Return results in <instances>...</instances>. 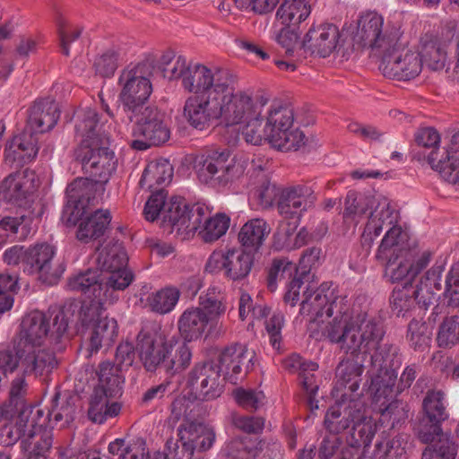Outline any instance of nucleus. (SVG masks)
Segmentation results:
<instances>
[{"instance_id":"1","label":"nucleus","mask_w":459,"mask_h":459,"mask_svg":"<svg viewBox=\"0 0 459 459\" xmlns=\"http://www.w3.org/2000/svg\"><path fill=\"white\" fill-rule=\"evenodd\" d=\"M308 285L304 291L299 313L316 321L325 315L321 336H313L319 340H327L337 344L346 354L362 358L370 355V368L375 369H394L402 364L399 349L393 344H380L385 335L383 325L376 318L366 313L353 316L346 297H335L330 301L333 291L322 284L314 290Z\"/></svg>"},{"instance_id":"2","label":"nucleus","mask_w":459,"mask_h":459,"mask_svg":"<svg viewBox=\"0 0 459 459\" xmlns=\"http://www.w3.org/2000/svg\"><path fill=\"white\" fill-rule=\"evenodd\" d=\"M87 141L80 143L74 151L75 159L80 161L83 172L89 178H76L66 187V196L74 204L66 208V212L70 213L69 221H74L82 213L85 200L90 201L99 184L104 185L109 180L117 167L115 154L104 146V142L90 144Z\"/></svg>"},{"instance_id":"3","label":"nucleus","mask_w":459,"mask_h":459,"mask_svg":"<svg viewBox=\"0 0 459 459\" xmlns=\"http://www.w3.org/2000/svg\"><path fill=\"white\" fill-rule=\"evenodd\" d=\"M37 187L35 172L30 169L11 174L4 178L1 185L4 199L28 210V213L1 218L0 236L23 238L30 233L33 219L43 214V204L35 196Z\"/></svg>"},{"instance_id":"4","label":"nucleus","mask_w":459,"mask_h":459,"mask_svg":"<svg viewBox=\"0 0 459 459\" xmlns=\"http://www.w3.org/2000/svg\"><path fill=\"white\" fill-rule=\"evenodd\" d=\"M226 309L221 289L210 286L205 295L199 297L197 307H190L180 315L178 320L180 336L187 342L221 336L226 331L221 321Z\"/></svg>"},{"instance_id":"5","label":"nucleus","mask_w":459,"mask_h":459,"mask_svg":"<svg viewBox=\"0 0 459 459\" xmlns=\"http://www.w3.org/2000/svg\"><path fill=\"white\" fill-rule=\"evenodd\" d=\"M177 343L175 338L167 336L156 327H143L136 336L135 351L148 372L159 368L170 375L185 370L191 363L192 352L186 342L180 344L174 355L172 351Z\"/></svg>"},{"instance_id":"6","label":"nucleus","mask_w":459,"mask_h":459,"mask_svg":"<svg viewBox=\"0 0 459 459\" xmlns=\"http://www.w3.org/2000/svg\"><path fill=\"white\" fill-rule=\"evenodd\" d=\"M401 233L402 229L397 224L390 227L381 240L376 258L385 263V277L389 281H405V284L411 285L418 274L430 263L431 254L429 251L402 248L398 244Z\"/></svg>"},{"instance_id":"7","label":"nucleus","mask_w":459,"mask_h":459,"mask_svg":"<svg viewBox=\"0 0 459 459\" xmlns=\"http://www.w3.org/2000/svg\"><path fill=\"white\" fill-rule=\"evenodd\" d=\"M215 95L192 126L203 130L216 121L226 126L242 125L247 119H250L251 116L256 117L262 113L261 108L255 104L249 93L243 91H235L232 77Z\"/></svg>"},{"instance_id":"8","label":"nucleus","mask_w":459,"mask_h":459,"mask_svg":"<svg viewBox=\"0 0 459 459\" xmlns=\"http://www.w3.org/2000/svg\"><path fill=\"white\" fill-rule=\"evenodd\" d=\"M230 78L227 71L218 67L212 68L199 63L190 65L182 86L185 91L195 94L186 99L184 106V115L190 125Z\"/></svg>"},{"instance_id":"9","label":"nucleus","mask_w":459,"mask_h":459,"mask_svg":"<svg viewBox=\"0 0 459 459\" xmlns=\"http://www.w3.org/2000/svg\"><path fill=\"white\" fill-rule=\"evenodd\" d=\"M369 212L368 221L365 226L362 238L370 245L378 237L384 227L388 229L397 224L394 211L390 208L386 198L377 200L374 196L366 195L351 190L344 200L343 219L358 224Z\"/></svg>"},{"instance_id":"10","label":"nucleus","mask_w":459,"mask_h":459,"mask_svg":"<svg viewBox=\"0 0 459 459\" xmlns=\"http://www.w3.org/2000/svg\"><path fill=\"white\" fill-rule=\"evenodd\" d=\"M316 201L314 190L306 185H297L282 190L278 201V212L287 224H281L274 234V247L277 249H293L295 230L304 212L312 208Z\"/></svg>"},{"instance_id":"11","label":"nucleus","mask_w":459,"mask_h":459,"mask_svg":"<svg viewBox=\"0 0 459 459\" xmlns=\"http://www.w3.org/2000/svg\"><path fill=\"white\" fill-rule=\"evenodd\" d=\"M71 313V307H52L48 315L38 310L29 313L22 319L17 346L41 347L46 340L59 342L67 331Z\"/></svg>"},{"instance_id":"12","label":"nucleus","mask_w":459,"mask_h":459,"mask_svg":"<svg viewBox=\"0 0 459 459\" xmlns=\"http://www.w3.org/2000/svg\"><path fill=\"white\" fill-rule=\"evenodd\" d=\"M422 407L433 428V433L421 435L422 441L433 442L435 436L439 438L424 449L421 459H455L457 447L450 437L443 435L441 428V423L449 416L446 411L445 394L440 390L429 391L423 399Z\"/></svg>"},{"instance_id":"13","label":"nucleus","mask_w":459,"mask_h":459,"mask_svg":"<svg viewBox=\"0 0 459 459\" xmlns=\"http://www.w3.org/2000/svg\"><path fill=\"white\" fill-rule=\"evenodd\" d=\"M100 298H93L83 302L79 311V320L82 325L91 329L88 337V357L97 353L103 345H111L118 333L117 322L105 315L107 309L105 301Z\"/></svg>"},{"instance_id":"14","label":"nucleus","mask_w":459,"mask_h":459,"mask_svg":"<svg viewBox=\"0 0 459 459\" xmlns=\"http://www.w3.org/2000/svg\"><path fill=\"white\" fill-rule=\"evenodd\" d=\"M49 416L44 414V410L39 406H28L23 408L15 421V424L7 423L8 411L0 420V436L4 446H11L21 441V447L23 451L30 450L36 440L39 439V432L49 421Z\"/></svg>"},{"instance_id":"15","label":"nucleus","mask_w":459,"mask_h":459,"mask_svg":"<svg viewBox=\"0 0 459 459\" xmlns=\"http://www.w3.org/2000/svg\"><path fill=\"white\" fill-rule=\"evenodd\" d=\"M117 84L119 100L128 118L133 121V117L147 106L152 92L146 65L138 63L126 66L121 71Z\"/></svg>"},{"instance_id":"16","label":"nucleus","mask_w":459,"mask_h":459,"mask_svg":"<svg viewBox=\"0 0 459 459\" xmlns=\"http://www.w3.org/2000/svg\"><path fill=\"white\" fill-rule=\"evenodd\" d=\"M228 149L206 150L198 160V178L204 183L225 186L244 175L247 161L230 158Z\"/></svg>"},{"instance_id":"17","label":"nucleus","mask_w":459,"mask_h":459,"mask_svg":"<svg viewBox=\"0 0 459 459\" xmlns=\"http://www.w3.org/2000/svg\"><path fill=\"white\" fill-rule=\"evenodd\" d=\"M135 124L133 128L132 148L145 151L152 146H159L169 141L170 128L165 113L157 107L146 106L133 117Z\"/></svg>"},{"instance_id":"18","label":"nucleus","mask_w":459,"mask_h":459,"mask_svg":"<svg viewBox=\"0 0 459 459\" xmlns=\"http://www.w3.org/2000/svg\"><path fill=\"white\" fill-rule=\"evenodd\" d=\"M383 26L384 18L377 12L361 13L353 36L354 44L363 48L377 50L382 55L394 48L401 38L400 30L393 28L384 30Z\"/></svg>"},{"instance_id":"19","label":"nucleus","mask_w":459,"mask_h":459,"mask_svg":"<svg viewBox=\"0 0 459 459\" xmlns=\"http://www.w3.org/2000/svg\"><path fill=\"white\" fill-rule=\"evenodd\" d=\"M209 214L211 210L205 204L188 205L183 197L172 196L165 206L163 223L171 228V232L186 238L196 232L203 219Z\"/></svg>"},{"instance_id":"20","label":"nucleus","mask_w":459,"mask_h":459,"mask_svg":"<svg viewBox=\"0 0 459 459\" xmlns=\"http://www.w3.org/2000/svg\"><path fill=\"white\" fill-rule=\"evenodd\" d=\"M56 255L54 246L47 243H38L27 247L24 273L37 274L39 278L48 285L58 282L65 271L63 262L53 264Z\"/></svg>"},{"instance_id":"21","label":"nucleus","mask_w":459,"mask_h":459,"mask_svg":"<svg viewBox=\"0 0 459 459\" xmlns=\"http://www.w3.org/2000/svg\"><path fill=\"white\" fill-rule=\"evenodd\" d=\"M12 363L14 371L43 378L48 377L58 365L53 351L28 345L16 346L15 353L12 352Z\"/></svg>"},{"instance_id":"22","label":"nucleus","mask_w":459,"mask_h":459,"mask_svg":"<svg viewBox=\"0 0 459 459\" xmlns=\"http://www.w3.org/2000/svg\"><path fill=\"white\" fill-rule=\"evenodd\" d=\"M254 255L241 248H231L226 251H213L209 256L205 271L217 273L223 271L226 278L232 281L247 277L253 266Z\"/></svg>"},{"instance_id":"23","label":"nucleus","mask_w":459,"mask_h":459,"mask_svg":"<svg viewBox=\"0 0 459 459\" xmlns=\"http://www.w3.org/2000/svg\"><path fill=\"white\" fill-rule=\"evenodd\" d=\"M382 56L379 68L386 77L399 81H410L421 73L423 65L419 52L401 49L398 43Z\"/></svg>"},{"instance_id":"24","label":"nucleus","mask_w":459,"mask_h":459,"mask_svg":"<svg viewBox=\"0 0 459 459\" xmlns=\"http://www.w3.org/2000/svg\"><path fill=\"white\" fill-rule=\"evenodd\" d=\"M187 385L195 399L212 401L223 392L221 383V370L213 361L196 364L190 371Z\"/></svg>"},{"instance_id":"25","label":"nucleus","mask_w":459,"mask_h":459,"mask_svg":"<svg viewBox=\"0 0 459 459\" xmlns=\"http://www.w3.org/2000/svg\"><path fill=\"white\" fill-rule=\"evenodd\" d=\"M94 199V195L88 202L85 200L82 205V213L78 217L74 218V221H69L70 213L66 212V208L70 205L69 197L67 196V203L63 210V219L66 221L67 223L76 224L77 221H80L76 237L80 241L88 242L92 238H97L102 236L111 221V214L108 210L99 209L94 212L86 215V206L91 203ZM73 204L71 203V206L73 207Z\"/></svg>"},{"instance_id":"26","label":"nucleus","mask_w":459,"mask_h":459,"mask_svg":"<svg viewBox=\"0 0 459 459\" xmlns=\"http://www.w3.org/2000/svg\"><path fill=\"white\" fill-rule=\"evenodd\" d=\"M427 162L459 191V133L453 134L447 147L431 150L427 155Z\"/></svg>"},{"instance_id":"27","label":"nucleus","mask_w":459,"mask_h":459,"mask_svg":"<svg viewBox=\"0 0 459 459\" xmlns=\"http://www.w3.org/2000/svg\"><path fill=\"white\" fill-rule=\"evenodd\" d=\"M359 357L347 358L339 363L333 388L336 398L359 399L358 391L364 372L363 360H359Z\"/></svg>"},{"instance_id":"28","label":"nucleus","mask_w":459,"mask_h":459,"mask_svg":"<svg viewBox=\"0 0 459 459\" xmlns=\"http://www.w3.org/2000/svg\"><path fill=\"white\" fill-rule=\"evenodd\" d=\"M325 413L324 426L330 435L338 436L360 417L364 404L359 399L337 398Z\"/></svg>"},{"instance_id":"29","label":"nucleus","mask_w":459,"mask_h":459,"mask_svg":"<svg viewBox=\"0 0 459 459\" xmlns=\"http://www.w3.org/2000/svg\"><path fill=\"white\" fill-rule=\"evenodd\" d=\"M255 354L249 353L247 348L241 344H235L226 347L219 356L218 368L221 374L232 384H237L240 378L242 367L245 366L247 371L250 370L254 362Z\"/></svg>"},{"instance_id":"30","label":"nucleus","mask_w":459,"mask_h":459,"mask_svg":"<svg viewBox=\"0 0 459 459\" xmlns=\"http://www.w3.org/2000/svg\"><path fill=\"white\" fill-rule=\"evenodd\" d=\"M340 37V30L334 24H313L304 37L303 47L312 53L326 57L336 48Z\"/></svg>"},{"instance_id":"31","label":"nucleus","mask_w":459,"mask_h":459,"mask_svg":"<svg viewBox=\"0 0 459 459\" xmlns=\"http://www.w3.org/2000/svg\"><path fill=\"white\" fill-rule=\"evenodd\" d=\"M38 138L32 131L24 130L7 144L4 151V160L7 164L22 167L30 162L38 154Z\"/></svg>"},{"instance_id":"32","label":"nucleus","mask_w":459,"mask_h":459,"mask_svg":"<svg viewBox=\"0 0 459 459\" xmlns=\"http://www.w3.org/2000/svg\"><path fill=\"white\" fill-rule=\"evenodd\" d=\"M178 436L180 444L192 446L195 452L211 449L216 438L215 430L212 426L192 420L180 424Z\"/></svg>"},{"instance_id":"33","label":"nucleus","mask_w":459,"mask_h":459,"mask_svg":"<svg viewBox=\"0 0 459 459\" xmlns=\"http://www.w3.org/2000/svg\"><path fill=\"white\" fill-rule=\"evenodd\" d=\"M369 385L368 391L373 403L385 405L396 397L397 372L395 369H375L369 368L368 371Z\"/></svg>"},{"instance_id":"34","label":"nucleus","mask_w":459,"mask_h":459,"mask_svg":"<svg viewBox=\"0 0 459 459\" xmlns=\"http://www.w3.org/2000/svg\"><path fill=\"white\" fill-rule=\"evenodd\" d=\"M60 117L58 104L53 100L34 102L29 110L27 126L30 131L43 134L51 130Z\"/></svg>"},{"instance_id":"35","label":"nucleus","mask_w":459,"mask_h":459,"mask_svg":"<svg viewBox=\"0 0 459 459\" xmlns=\"http://www.w3.org/2000/svg\"><path fill=\"white\" fill-rule=\"evenodd\" d=\"M120 395H109L100 388H94L88 406V418L97 424H103L107 420L117 417L122 409V404L115 399Z\"/></svg>"},{"instance_id":"36","label":"nucleus","mask_w":459,"mask_h":459,"mask_svg":"<svg viewBox=\"0 0 459 459\" xmlns=\"http://www.w3.org/2000/svg\"><path fill=\"white\" fill-rule=\"evenodd\" d=\"M447 41L442 38L425 34L420 39L419 52L422 65L432 71H440L445 68L447 60Z\"/></svg>"},{"instance_id":"37","label":"nucleus","mask_w":459,"mask_h":459,"mask_svg":"<svg viewBox=\"0 0 459 459\" xmlns=\"http://www.w3.org/2000/svg\"><path fill=\"white\" fill-rule=\"evenodd\" d=\"M271 232L269 224L261 218L247 221L238 232L243 249L253 254L259 251Z\"/></svg>"},{"instance_id":"38","label":"nucleus","mask_w":459,"mask_h":459,"mask_svg":"<svg viewBox=\"0 0 459 459\" xmlns=\"http://www.w3.org/2000/svg\"><path fill=\"white\" fill-rule=\"evenodd\" d=\"M313 0H283L276 12L277 20L288 27L298 28L312 11Z\"/></svg>"},{"instance_id":"39","label":"nucleus","mask_w":459,"mask_h":459,"mask_svg":"<svg viewBox=\"0 0 459 459\" xmlns=\"http://www.w3.org/2000/svg\"><path fill=\"white\" fill-rule=\"evenodd\" d=\"M377 429V421L372 417L365 415L360 410V417L354 420L351 429L346 437V443L352 448L368 447Z\"/></svg>"},{"instance_id":"40","label":"nucleus","mask_w":459,"mask_h":459,"mask_svg":"<svg viewBox=\"0 0 459 459\" xmlns=\"http://www.w3.org/2000/svg\"><path fill=\"white\" fill-rule=\"evenodd\" d=\"M442 272L441 267H431L420 278L415 289L417 303L420 307L427 308L435 299L436 292L442 289Z\"/></svg>"},{"instance_id":"41","label":"nucleus","mask_w":459,"mask_h":459,"mask_svg":"<svg viewBox=\"0 0 459 459\" xmlns=\"http://www.w3.org/2000/svg\"><path fill=\"white\" fill-rule=\"evenodd\" d=\"M98 385L94 388H100L109 395H121L125 377L118 366L110 361H103L99 365L97 371Z\"/></svg>"},{"instance_id":"42","label":"nucleus","mask_w":459,"mask_h":459,"mask_svg":"<svg viewBox=\"0 0 459 459\" xmlns=\"http://www.w3.org/2000/svg\"><path fill=\"white\" fill-rule=\"evenodd\" d=\"M100 122L99 115L95 109L87 108L78 117L75 125L76 135L81 138V143L88 140V143L93 144V142L102 143L103 137L100 134Z\"/></svg>"},{"instance_id":"43","label":"nucleus","mask_w":459,"mask_h":459,"mask_svg":"<svg viewBox=\"0 0 459 459\" xmlns=\"http://www.w3.org/2000/svg\"><path fill=\"white\" fill-rule=\"evenodd\" d=\"M97 262L100 270L109 273L126 267L128 256L122 243L116 241L108 243L100 249Z\"/></svg>"},{"instance_id":"44","label":"nucleus","mask_w":459,"mask_h":459,"mask_svg":"<svg viewBox=\"0 0 459 459\" xmlns=\"http://www.w3.org/2000/svg\"><path fill=\"white\" fill-rule=\"evenodd\" d=\"M134 280L133 273L126 267L114 270L102 278L103 298L108 304H113L118 299L117 290L126 289Z\"/></svg>"},{"instance_id":"45","label":"nucleus","mask_w":459,"mask_h":459,"mask_svg":"<svg viewBox=\"0 0 459 459\" xmlns=\"http://www.w3.org/2000/svg\"><path fill=\"white\" fill-rule=\"evenodd\" d=\"M173 177V167L167 160L151 161L144 169L140 185L142 187L152 188L169 183Z\"/></svg>"},{"instance_id":"46","label":"nucleus","mask_w":459,"mask_h":459,"mask_svg":"<svg viewBox=\"0 0 459 459\" xmlns=\"http://www.w3.org/2000/svg\"><path fill=\"white\" fill-rule=\"evenodd\" d=\"M68 287L71 290L80 291L89 296L91 294L93 298L103 296L102 278L98 270L89 269L71 277Z\"/></svg>"},{"instance_id":"47","label":"nucleus","mask_w":459,"mask_h":459,"mask_svg":"<svg viewBox=\"0 0 459 459\" xmlns=\"http://www.w3.org/2000/svg\"><path fill=\"white\" fill-rule=\"evenodd\" d=\"M179 298L180 290L177 287L167 286L151 293L146 301L152 312L166 315L174 310Z\"/></svg>"},{"instance_id":"48","label":"nucleus","mask_w":459,"mask_h":459,"mask_svg":"<svg viewBox=\"0 0 459 459\" xmlns=\"http://www.w3.org/2000/svg\"><path fill=\"white\" fill-rule=\"evenodd\" d=\"M230 222V217L224 213H217L213 217L209 214L203 219L196 232L204 241L213 242L226 234Z\"/></svg>"},{"instance_id":"49","label":"nucleus","mask_w":459,"mask_h":459,"mask_svg":"<svg viewBox=\"0 0 459 459\" xmlns=\"http://www.w3.org/2000/svg\"><path fill=\"white\" fill-rule=\"evenodd\" d=\"M293 124L294 114L291 108L281 105L272 106L264 127L267 139H270L272 134L280 133V130L290 129L294 126Z\"/></svg>"},{"instance_id":"50","label":"nucleus","mask_w":459,"mask_h":459,"mask_svg":"<svg viewBox=\"0 0 459 459\" xmlns=\"http://www.w3.org/2000/svg\"><path fill=\"white\" fill-rule=\"evenodd\" d=\"M305 140L306 136L304 133L294 126L290 129H285L284 131L280 130V133L276 132V134H272L270 139H268L273 148L283 152L299 150L305 144Z\"/></svg>"},{"instance_id":"51","label":"nucleus","mask_w":459,"mask_h":459,"mask_svg":"<svg viewBox=\"0 0 459 459\" xmlns=\"http://www.w3.org/2000/svg\"><path fill=\"white\" fill-rule=\"evenodd\" d=\"M225 459H255L259 453L255 442L250 439H232L221 449Z\"/></svg>"},{"instance_id":"52","label":"nucleus","mask_w":459,"mask_h":459,"mask_svg":"<svg viewBox=\"0 0 459 459\" xmlns=\"http://www.w3.org/2000/svg\"><path fill=\"white\" fill-rule=\"evenodd\" d=\"M459 342V316L446 317L440 324L437 334V345L441 348H452Z\"/></svg>"},{"instance_id":"53","label":"nucleus","mask_w":459,"mask_h":459,"mask_svg":"<svg viewBox=\"0 0 459 459\" xmlns=\"http://www.w3.org/2000/svg\"><path fill=\"white\" fill-rule=\"evenodd\" d=\"M379 405L380 425H385L389 429H394L408 417L405 407L399 400L389 401L385 405H381V403H379Z\"/></svg>"},{"instance_id":"54","label":"nucleus","mask_w":459,"mask_h":459,"mask_svg":"<svg viewBox=\"0 0 459 459\" xmlns=\"http://www.w3.org/2000/svg\"><path fill=\"white\" fill-rule=\"evenodd\" d=\"M415 302H417L415 290L408 284H404L401 289L394 290L390 298L392 309L397 316H403L410 311Z\"/></svg>"},{"instance_id":"55","label":"nucleus","mask_w":459,"mask_h":459,"mask_svg":"<svg viewBox=\"0 0 459 459\" xmlns=\"http://www.w3.org/2000/svg\"><path fill=\"white\" fill-rule=\"evenodd\" d=\"M293 272L297 273L295 264L285 258L274 259L269 269L267 277V285L270 290L274 291L277 287V281L286 277H290Z\"/></svg>"},{"instance_id":"56","label":"nucleus","mask_w":459,"mask_h":459,"mask_svg":"<svg viewBox=\"0 0 459 459\" xmlns=\"http://www.w3.org/2000/svg\"><path fill=\"white\" fill-rule=\"evenodd\" d=\"M234 397L238 405L250 411L258 410L265 403L264 392L256 389H237Z\"/></svg>"},{"instance_id":"57","label":"nucleus","mask_w":459,"mask_h":459,"mask_svg":"<svg viewBox=\"0 0 459 459\" xmlns=\"http://www.w3.org/2000/svg\"><path fill=\"white\" fill-rule=\"evenodd\" d=\"M120 459H169V453L164 449L162 453L155 452L152 455L146 453L145 442L138 438L134 440L121 455Z\"/></svg>"},{"instance_id":"58","label":"nucleus","mask_w":459,"mask_h":459,"mask_svg":"<svg viewBox=\"0 0 459 459\" xmlns=\"http://www.w3.org/2000/svg\"><path fill=\"white\" fill-rule=\"evenodd\" d=\"M93 67L100 76L112 77L118 67V54L113 50L103 53L95 58Z\"/></svg>"},{"instance_id":"59","label":"nucleus","mask_w":459,"mask_h":459,"mask_svg":"<svg viewBox=\"0 0 459 459\" xmlns=\"http://www.w3.org/2000/svg\"><path fill=\"white\" fill-rule=\"evenodd\" d=\"M167 204V193L164 190L154 192L145 204L143 210L145 219L154 221L160 215L163 218Z\"/></svg>"},{"instance_id":"60","label":"nucleus","mask_w":459,"mask_h":459,"mask_svg":"<svg viewBox=\"0 0 459 459\" xmlns=\"http://www.w3.org/2000/svg\"><path fill=\"white\" fill-rule=\"evenodd\" d=\"M407 337L411 345L416 350L427 347L430 342L427 325L417 320L410 322Z\"/></svg>"},{"instance_id":"61","label":"nucleus","mask_w":459,"mask_h":459,"mask_svg":"<svg viewBox=\"0 0 459 459\" xmlns=\"http://www.w3.org/2000/svg\"><path fill=\"white\" fill-rule=\"evenodd\" d=\"M281 364L285 370L292 374L297 373L299 375L305 371L316 372L318 369L317 363L312 360L303 359V358L297 353L286 357Z\"/></svg>"},{"instance_id":"62","label":"nucleus","mask_w":459,"mask_h":459,"mask_svg":"<svg viewBox=\"0 0 459 459\" xmlns=\"http://www.w3.org/2000/svg\"><path fill=\"white\" fill-rule=\"evenodd\" d=\"M322 250L320 247H311L304 251L297 267V274L303 277H309L310 271L320 264Z\"/></svg>"},{"instance_id":"63","label":"nucleus","mask_w":459,"mask_h":459,"mask_svg":"<svg viewBox=\"0 0 459 459\" xmlns=\"http://www.w3.org/2000/svg\"><path fill=\"white\" fill-rule=\"evenodd\" d=\"M444 295L449 307H459V270L451 269L447 273Z\"/></svg>"},{"instance_id":"64","label":"nucleus","mask_w":459,"mask_h":459,"mask_svg":"<svg viewBox=\"0 0 459 459\" xmlns=\"http://www.w3.org/2000/svg\"><path fill=\"white\" fill-rule=\"evenodd\" d=\"M299 34L295 28L285 26L275 37L276 42L287 56H291L298 46Z\"/></svg>"}]
</instances>
